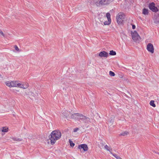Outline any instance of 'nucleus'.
<instances>
[{"label": "nucleus", "mask_w": 159, "mask_h": 159, "mask_svg": "<svg viewBox=\"0 0 159 159\" xmlns=\"http://www.w3.org/2000/svg\"><path fill=\"white\" fill-rule=\"evenodd\" d=\"M0 78H2V75L0 74Z\"/></svg>", "instance_id": "c9c22d12"}, {"label": "nucleus", "mask_w": 159, "mask_h": 159, "mask_svg": "<svg viewBox=\"0 0 159 159\" xmlns=\"http://www.w3.org/2000/svg\"><path fill=\"white\" fill-rule=\"evenodd\" d=\"M8 129V128H6L5 127H3L1 130L2 132H7Z\"/></svg>", "instance_id": "5701e85b"}, {"label": "nucleus", "mask_w": 159, "mask_h": 159, "mask_svg": "<svg viewBox=\"0 0 159 159\" xmlns=\"http://www.w3.org/2000/svg\"><path fill=\"white\" fill-rule=\"evenodd\" d=\"M79 129V128H75V129H74V132H76V131H78Z\"/></svg>", "instance_id": "2f4dec72"}, {"label": "nucleus", "mask_w": 159, "mask_h": 159, "mask_svg": "<svg viewBox=\"0 0 159 159\" xmlns=\"http://www.w3.org/2000/svg\"><path fill=\"white\" fill-rule=\"evenodd\" d=\"M128 134L129 133L128 132L125 131L120 133V135L125 136Z\"/></svg>", "instance_id": "6ab92c4d"}, {"label": "nucleus", "mask_w": 159, "mask_h": 159, "mask_svg": "<svg viewBox=\"0 0 159 159\" xmlns=\"http://www.w3.org/2000/svg\"><path fill=\"white\" fill-rule=\"evenodd\" d=\"M23 85L24 86V87H25L26 85H27V87L26 88V89H27L29 86V84L28 83H26L24 85Z\"/></svg>", "instance_id": "473e14b6"}, {"label": "nucleus", "mask_w": 159, "mask_h": 159, "mask_svg": "<svg viewBox=\"0 0 159 159\" xmlns=\"http://www.w3.org/2000/svg\"><path fill=\"white\" fill-rule=\"evenodd\" d=\"M114 120V117L113 116H111L110 119L109 120V121H108V123L111 124H112Z\"/></svg>", "instance_id": "ddd939ff"}, {"label": "nucleus", "mask_w": 159, "mask_h": 159, "mask_svg": "<svg viewBox=\"0 0 159 159\" xmlns=\"http://www.w3.org/2000/svg\"><path fill=\"white\" fill-rule=\"evenodd\" d=\"M13 139L14 140L16 141H21L22 140V139H19V138H13Z\"/></svg>", "instance_id": "393cba45"}, {"label": "nucleus", "mask_w": 159, "mask_h": 159, "mask_svg": "<svg viewBox=\"0 0 159 159\" xmlns=\"http://www.w3.org/2000/svg\"><path fill=\"white\" fill-rule=\"evenodd\" d=\"M98 56L101 57H107L108 56V53L104 51H103L100 52Z\"/></svg>", "instance_id": "6e6552de"}, {"label": "nucleus", "mask_w": 159, "mask_h": 159, "mask_svg": "<svg viewBox=\"0 0 159 159\" xmlns=\"http://www.w3.org/2000/svg\"><path fill=\"white\" fill-rule=\"evenodd\" d=\"M11 81H7L5 82V83L7 86H8L10 87H11Z\"/></svg>", "instance_id": "a211bd4d"}, {"label": "nucleus", "mask_w": 159, "mask_h": 159, "mask_svg": "<svg viewBox=\"0 0 159 159\" xmlns=\"http://www.w3.org/2000/svg\"><path fill=\"white\" fill-rule=\"evenodd\" d=\"M124 14L122 12L119 13L116 17L117 22L118 24H121L124 21L125 18Z\"/></svg>", "instance_id": "7ed1b4c3"}, {"label": "nucleus", "mask_w": 159, "mask_h": 159, "mask_svg": "<svg viewBox=\"0 0 159 159\" xmlns=\"http://www.w3.org/2000/svg\"><path fill=\"white\" fill-rule=\"evenodd\" d=\"M61 133L59 130L53 131L49 136V139L50 140L51 144L52 145L54 144L57 140L61 138Z\"/></svg>", "instance_id": "f257e3e1"}, {"label": "nucleus", "mask_w": 159, "mask_h": 159, "mask_svg": "<svg viewBox=\"0 0 159 159\" xmlns=\"http://www.w3.org/2000/svg\"><path fill=\"white\" fill-rule=\"evenodd\" d=\"M108 20L104 22V24L105 25H109L111 23V20Z\"/></svg>", "instance_id": "4be33fe9"}, {"label": "nucleus", "mask_w": 159, "mask_h": 159, "mask_svg": "<svg viewBox=\"0 0 159 159\" xmlns=\"http://www.w3.org/2000/svg\"><path fill=\"white\" fill-rule=\"evenodd\" d=\"M90 120V119L89 118L86 117L85 116V118H84L83 120H82L83 122L85 123L88 122Z\"/></svg>", "instance_id": "dca6fc26"}, {"label": "nucleus", "mask_w": 159, "mask_h": 159, "mask_svg": "<svg viewBox=\"0 0 159 159\" xmlns=\"http://www.w3.org/2000/svg\"><path fill=\"white\" fill-rule=\"evenodd\" d=\"M79 113H74L72 114L71 116V118L72 119H77L78 120L79 117Z\"/></svg>", "instance_id": "9b49d317"}, {"label": "nucleus", "mask_w": 159, "mask_h": 159, "mask_svg": "<svg viewBox=\"0 0 159 159\" xmlns=\"http://www.w3.org/2000/svg\"><path fill=\"white\" fill-rule=\"evenodd\" d=\"M11 87H18L24 89H26L27 87V85H26L25 87H24L23 84L20 83L18 81H11Z\"/></svg>", "instance_id": "f03ea898"}, {"label": "nucleus", "mask_w": 159, "mask_h": 159, "mask_svg": "<svg viewBox=\"0 0 159 159\" xmlns=\"http://www.w3.org/2000/svg\"><path fill=\"white\" fill-rule=\"evenodd\" d=\"M105 149L107 151H109L111 153H112V149L110 147H109L107 145H106L104 146Z\"/></svg>", "instance_id": "f8f14e48"}, {"label": "nucleus", "mask_w": 159, "mask_h": 159, "mask_svg": "<svg viewBox=\"0 0 159 159\" xmlns=\"http://www.w3.org/2000/svg\"><path fill=\"white\" fill-rule=\"evenodd\" d=\"M99 5H105L108 4L107 0H101L98 3Z\"/></svg>", "instance_id": "1a4fd4ad"}, {"label": "nucleus", "mask_w": 159, "mask_h": 159, "mask_svg": "<svg viewBox=\"0 0 159 159\" xmlns=\"http://www.w3.org/2000/svg\"><path fill=\"white\" fill-rule=\"evenodd\" d=\"M103 143H102V146H103V145H105V144H103Z\"/></svg>", "instance_id": "e433bc0d"}, {"label": "nucleus", "mask_w": 159, "mask_h": 159, "mask_svg": "<svg viewBox=\"0 0 159 159\" xmlns=\"http://www.w3.org/2000/svg\"><path fill=\"white\" fill-rule=\"evenodd\" d=\"M85 116H84L83 115L79 113V117L78 120H81V121H82L84 118H85Z\"/></svg>", "instance_id": "4468645a"}, {"label": "nucleus", "mask_w": 159, "mask_h": 159, "mask_svg": "<svg viewBox=\"0 0 159 159\" xmlns=\"http://www.w3.org/2000/svg\"><path fill=\"white\" fill-rule=\"evenodd\" d=\"M117 159H122L119 156L118 157H117Z\"/></svg>", "instance_id": "f704fd0d"}, {"label": "nucleus", "mask_w": 159, "mask_h": 159, "mask_svg": "<svg viewBox=\"0 0 159 159\" xmlns=\"http://www.w3.org/2000/svg\"><path fill=\"white\" fill-rule=\"evenodd\" d=\"M62 114L66 117H67L68 115V112L66 110H63L62 111Z\"/></svg>", "instance_id": "2eb2a0df"}, {"label": "nucleus", "mask_w": 159, "mask_h": 159, "mask_svg": "<svg viewBox=\"0 0 159 159\" xmlns=\"http://www.w3.org/2000/svg\"><path fill=\"white\" fill-rule=\"evenodd\" d=\"M131 34L132 39L135 42H137L140 38V37L136 31H134V32H131Z\"/></svg>", "instance_id": "20e7f679"}, {"label": "nucleus", "mask_w": 159, "mask_h": 159, "mask_svg": "<svg viewBox=\"0 0 159 159\" xmlns=\"http://www.w3.org/2000/svg\"><path fill=\"white\" fill-rule=\"evenodd\" d=\"M148 10L146 8H144L143 9V14L145 15H148Z\"/></svg>", "instance_id": "f3484780"}, {"label": "nucleus", "mask_w": 159, "mask_h": 159, "mask_svg": "<svg viewBox=\"0 0 159 159\" xmlns=\"http://www.w3.org/2000/svg\"><path fill=\"white\" fill-rule=\"evenodd\" d=\"M78 148L79 149H83L84 151H87L88 149V147L86 144H81L79 145Z\"/></svg>", "instance_id": "0eeeda50"}, {"label": "nucleus", "mask_w": 159, "mask_h": 159, "mask_svg": "<svg viewBox=\"0 0 159 159\" xmlns=\"http://www.w3.org/2000/svg\"><path fill=\"white\" fill-rule=\"evenodd\" d=\"M150 104L151 106L154 107H156V105L154 103V101L153 100H151L150 101Z\"/></svg>", "instance_id": "aec40b11"}, {"label": "nucleus", "mask_w": 159, "mask_h": 159, "mask_svg": "<svg viewBox=\"0 0 159 159\" xmlns=\"http://www.w3.org/2000/svg\"><path fill=\"white\" fill-rule=\"evenodd\" d=\"M107 2L108 4H109L111 2L113 1L114 0H107Z\"/></svg>", "instance_id": "7c9ffc66"}, {"label": "nucleus", "mask_w": 159, "mask_h": 159, "mask_svg": "<svg viewBox=\"0 0 159 159\" xmlns=\"http://www.w3.org/2000/svg\"><path fill=\"white\" fill-rule=\"evenodd\" d=\"M154 23L157 25H159V17L155 16L154 18Z\"/></svg>", "instance_id": "9d476101"}, {"label": "nucleus", "mask_w": 159, "mask_h": 159, "mask_svg": "<svg viewBox=\"0 0 159 159\" xmlns=\"http://www.w3.org/2000/svg\"><path fill=\"white\" fill-rule=\"evenodd\" d=\"M116 54V52L113 50H111L110 51L109 54L111 55H115Z\"/></svg>", "instance_id": "412c9836"}, {"label": "nucleus", "mask_w": 159, "mask_h": 159, "mask_svg": "<svg viewBox=\"0 0 159 159\" xmlns=\"http://www.w3.org/2000/svg\"><path fill=\"white\" fill-rule=\"evenodd\" d=\"M149 8L153 12H156L158 11L157 7H155V4L154 2H152L149 4Z\"/></svg>", "instance_id": "39448f33"}, {"label": "nucleus", "mask_w": 159, "mask_h": 159, "mask_svg": "<svg viewBox=\"0 0 159 159\" xmlns=\"http://www.w3.org/2000/svg\"><path fill=\"white\" fill-rule=\"evenodd\" d=\"M69 142L70 146L72 147H74L75 145V144L73 142L71 141L70 140H69Z\"/></svg>", "instance_id": "bb28decb"}, {"label": "nucleus", "mask_w": 159, "mask_h": 159, "mask_svg": "<svg viewBox=\"0 0 159 159\" xmlns=\"http://www.w3.org/2000/svg\"><path fill=\"white\" fill-rule=\"evenodd\" d=\"M106 17L107 19V20H111V19L110 14L109 13H107L106 14Z\"/></svg>", "instance_id": "b1692460"}, {"label": "nucleus", "mask_w": 159, "mask_h": 159, "mask_svg": "<svg viewBox=\"0 0 159 159\" xmlns=\"http://www.w3.org/2000/svg\"><path fill=\"white\" fill-rule=\"evenodd\" d=\"M109 75L112 76H114L115 75V74L112 71H109Z\"/></svg>", "instance_id": "a878e982"}, {"label": "nucleus", "mask_w": 159, "mask_h": 159, "mask_svg": "<svg viewBox=\"0 0 159 159\" xmlns=\"http://www.w3.org/2000/svg\"><path fill=\"white\" fill-rule=\"evenodd\" d=\"M14 48H15V50L16 51H19V49L17 45H15Z\"/></svg>", "instance_id": "cd10ccee"}, {"label": "nucleus", "mask_w": 159, "mask_h": 159, "mask_svg": "<svg viewBox=\"0 0 159 159\" xmlns=\"http://www.w3.org/2000/svg\"><path fill=\"white\" fill-rule=\"evenodd\" d=\"M2 35L3 37L4 36V35L2 32L1 30L0 29V36Z\"/></svg>", "instance_id": "c756f323"}, {"label": "nucleus", "mask_w": 159, "mask_h": 159, "mask_svg": "<svg viewBox=\"0 0 159 159\" xmlns=\"http://www.w3.org/2000/svg\"><path fill=\"white\" fill-rule=\"evenodd\" d=\"M111 154L112 155L115 157V158H116L117 159V157H118L119 156H117V155L115 154H113L112 152V153H111Z\"/></svg>", "instance_id": "c85d7f7f"}, {"label": "nucleus", "mask_w": 159, "mask_h": 159, "mask_svg": "<svg viewBox=\"0 0 159 159\" xmlns=\"http://www.w3.org/2000/svg\"><path fill=\"white\" fill-rule=\"evenodd\" d=\"M132 28L133 29H134L135 28V26L134 25H132Z\"/></svg>", "instance_id": "72a5a7b5"}, {"label": "nucleus", "mask_w": 159, "mask_h": 159, "mask_svg": "<svg viewBox=\"0 0 159 159\" xmlns=\"http://www.w3.org/2000/svg\"><path fill=\"white\" fill-rule=\"evenodd\" d=\"M147 49L149 52L153 53L154 52V49L153 45L151 43H149L148 44L147 46Z\"/></svg>", "instance_id": "423d86ee"}]
</instances>
